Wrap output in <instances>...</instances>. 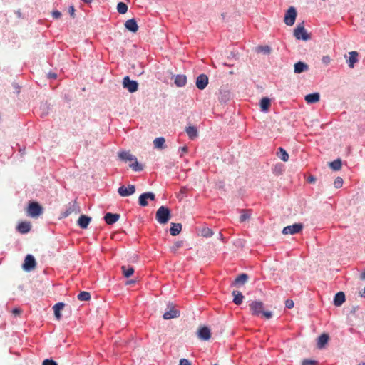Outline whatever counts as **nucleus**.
<instances>
[{
	"label": "nucleus",
	"instance_id": "obj_1",
	"mask_svg": "<svg viewBox=\"0 0 365 365\" xmlns=\"http://www.w3.org/2000/svg\"><path fill=\"white\" fill-rule=\"evenodd\" d=\"M251 313L254 316H264L266 319H270L273 316L272 311L264 310V303L261 301H253L250 304Z\"/></svg>",
	"mask_w": 365,
	"mask_h": 365
},
{
	"label": "nucleus",
	"instance_id": "obj_2",
	"mask_svg": "<svg viewBox=\"0 0 365 365\" xmlns=\"http://www.w3.org/2000/svg\"><path fill=\"white\" fill-rule=\"evenodd\" d=\"M171 217V211L166 206H160L157 212L155 218L156 220L162 225L166 224Z\"/></svg>",
	"mask_w": 365,
	"mask_h": 365
},
{
	"label": "nucleus",
	"instance_id": "obj_3",
	"mask_svg": "<svg viewBox=\"0 0 365 365\" xmlns=\"http://www.w3.org/2000/svg\"><path fill=\"white\" fill-rule=\"evenodd\" d=\"M294 36L297 40L307 41L311 38V34L308 33L304 28V22L298 24L294 30Z\"/></svg>",
	"mask_w": 365,
	"mask_h": 365
},
{
	"label": "nucleus",
	"instance_id": "obj_4",
	"mask_svg": "<svg viewBox=\"0 0 365 365\" xmlns=\"http://www.w3.org/2000/svg\"><path fill=\"white\" fill-rule=\"evenodd\" d=\"M43 213V207L38 202L31 201L29 203L27 208V215L31 217H37Z\"/></svg>",
	"mask_w": 365,
	"mask_h": 365
},
{
	"label": "nucleus",
	"instance_id": "obj_5",
	"mask_svg": "<svg viewBox=\"0 0 365 365\" xmlns=\"http://www.w3.org/2000/svg\"><path fill=\"white\" fill-rule=\"evenodd\" d=\"M297 16V9L294 6H290L285 12L284 22L287 26L294 25Z\"/></svg>",
	"mask_w": 365,
	"mask_h": 365
},
{
	"label": "nucleus",
	"instance_id": "obj_6",
	"mask_svg": "<svg viewBox=\"0 0 365 365\" xmlns=\"http://www.w3.org/2000/svg\"><path fill=\"white\" fill-rule=\"evenodd\" d=\"M123 86L130 93H134L138 91L139 84L137 81L131 80L128 76H126L123 79Z\"/></svg>",
	"mask_w": 365,
	"mask_h": 365
},
{
	"label": "nucleus",
	"instance_id": "obj_7",
	"mask_svg": "<svg viewBox=\"0 0 365 365\" xmlns=\"http://www.w3.org/2000/svg\"><path fill=\"white\" fill-rule=\"evenodd\" d=\"M36 266V262L35 257L31 255L28 254L24 259V262L22 264V268L26 272H31L33 270Z\"/></svg>",
	"mask_w": 365,
	"mask_h": 365
},
{
	"label": "nucleus",
	"instance_id": "obj_8",
	"mask_svg": "<svg viewBox=\"0 0 365 365\" xmlns=\"http://www.w3.org/2000/svg\"><path fill=\"white\" fill-rule=\"evenodd\" d=\"M304 227V225L302 223H294L292 225H288L287 227H284L282 230V233L284 235H295L297 233H299L302 232V229Z\"/></svg>",
	"mask_w": 365,
	"mask_h": 365
},
{
	"label": "nucleus",
	"instance_id": "obj_9",
	"mask_svg": "<svg viewBox=\"0 0 365 365\" xmlns=\"http://www.w3.org/2000/svg\"><path fill=\"white\" fill-rule=\"evenodd\" d=\"M148 200L151 201L155 200V195L153 192L142 193L138 197V204L141 207H146L148 205Z\"/></svg>",
	"mask_w": 365,
	"mask_h": 365
},
{
	"label": "nucleus",
	"instance_id": "obj_10",
	"mask_svg": "<svg viewBox=\"0 0 365 365\" xmlns=\"http://www.w3.org/2000/svg\"><path fill=\"white\" fill-rule=\"evenodd\" d=\"M80 207L77 205L76 201L70 202L68 207L61 213V218H66L73 212H80Z\"/></svg>",
	"mask_w": 365,
	"mask_h": 365
},
{
	"label": "nucleus",
	"instance_id": "obj_11",
	"mask_svg": "<svg viewBox=\"0 0 365 365\" xmlns=\"http://www.w3.org/2000/svg\"><path fill=\"white\" fill-rule=\"evenodd\" d=\"M136 187L134 185H128V187L121 185L118 189V193L121 197H128L135 192Z\"/></svg>",
	"mask_w": 365,
	"mask_h": 365
},
{
	"label": "nucleus",
	"instance_id": "obj_12",
	"mask_svg": "<svg viewBox=\"0 0 365 365\" xmlns=\"http://www.w3.org/2000/svg\"><path fill=\"white\" fill-rule=\"evenodd\" d=\"M168 307L170 308V309L163 314V317L164 319L177 318L180 316V311L175 309L172 303H169Z\"/></svg>",
	"mask_w": 365,
	"mask_h": 365
},
{
	"label": "nucleus",
	"instance_id": "obj_13",
	"mask_svg": "<svg viewBox=\"0 0 365 365\" xmlns=\"http://www.w3.org/2000/svg\"><path fill=\"white\" fill-rule=\"evenodd\" d=\"M120 214L118 213L106 212L104 215L103 220L107 225H111L115 223L120 219Z\"/></svg>",
	"mask_w": 365,
	"mask_h": 365
},
{
	"label": "nucleus",
	"instance_id": "obj_14",
	"mask_svg": "<svg viewBox=\"0 0 365 365\" xmlns=\"http://www.w3.org/2000/svg\"><path fill=\"white\" fill-rule=\"evenodd\" d=\"M195 83L198 89L203 90L208 84V77L205 74H200L197 77Z\"/></svg>",
	"mask_w": 365,
	"mask_h": 365
},
{
	"label": "nucleus",
	"instance_id": "obj_15",
	"mask_svg": "<svg viewBox=\"0 0 365 365\" xmlns=\"http://www.w3.org/2000/svg\"><path fill=\"white\" fill-rule=\"evenodd\" d=\"M197 336L200 339L207 341L211 337L210 329L206 326L202 327L198 329Z\"/></svg>",
	"mask_w": 365,
	"mask_h": 365
},
{
	"label": "nucleus",
	"instance_id": "obj_16",
	"mask_svg": "<svg viewBox=\"0 0 365 365\" xmlns=\"http://www.w3.org/2000/svg\"><path fill=\"white\" fill-rule=\"evenodd\" d=\"M91 220L92 218L91 217L86 215H81L77 221V225L81 229L85 230L88 228Z\"/></svg>",
	"mask_w": 365,
	"mask_h": 365
},
{
	"label": "nucleus",
	"instance_id": "obj_17",
	"mask_svg": "<svg viewBox=\"0 0 365 365\" xmlns=\"http://www.w3.org/2000/svg\"><path fill=\"white\" fill-rule=\"evenodd\" d=\"M124 26L127 30L133 33H136L139 29L137 21L135 18L127 20Z\"/></svg>",
	"mask_w": 365,
	"mask_h": 365
},
{
	"label": "nucleus",
	"instance_id": "obj_18",
	"mask_svg": "<svg viewBox=\"0 0 365 365\" xmlns=\"http://www.w3.org/2000/svg\"><path fill=\"white\" fill-rule=\"evenodd\" d=\"M230 91L225 88H220L219 91L218 101L220 103H225L230 99Z\"/></svg>",
	"mask_w": 365,
	"mask_h": 365
},
{
	"label": "nucleus",
	"instance_id": "obj_19",
	"mask_svg": "<svg viewBox=\"0 0 365 365\" xmlns=\"http://www.w3.org/2000/svg\"><path fill=\"white\" fill-rule=\"evenodd\" d=\"M248 275L246 273L239 274L235 279L232 282V286H242L244 285L248 280Z\"/></svg>",
	"mask_w": 365,
	"mask_h": 365
},
{
	"label": "nucleus",
	"instance_id": "obj_20",
	"mask_svg": "<svg viewBox=\"0 0 365 365\" xmlns=\"http://www.w3.org/2000/svg\"><path fill=\"white\" fill-rule=\"evenodd\" d=\"M308 70L309 66L303 61H298L294 65V72L295 73L299 74Z\"/></svg>",
	"mask_w": 365,
	"mask_h": 365
},
{
	"label": "nucleus",
	"instance_id": "obj_21",
	"mask_svg": "<svg viewBox=\"0 0 365 365\" xmlns=\"http://www.w3.org/2000/svg\"><path fill=\"white\" fill-rule=\"evenodd\" d=\"M31 226L29 222H21L18 224L16 230L21 234H26L31 230Z\"/></svg>",
	"mask_w": 365,
	"mask_h": 365
},
{
	"label": "nucleus",
	"instance_id": "obj_22",
	"mask_svg": "<svg viewBox=\"0 0 365 365\" xmlns=\"http://www.w3.org/2000/svg\"><path fill=\"white\" fill-rule=\"evenodd\" d=\"M261 111L267 113L271 106V100L268 97H263L259 102Z\"/></svg>",
	"mask_w": 365,
	"mask_h": 365
},
{
	"label": "nucleus",
	"instance_id": "obj_23",
	"mask_svg": "<svg viewBox=\"0 0 365 365\" xmlns=\"http://www.w3.org/2000/svg\"><path fill=\"white\" fill-rule=\"evenodd\" d=\"M304 99L308 104H313L319 101L320 95L317 92L312 93L306 95Z\"/></svg>",
	"mask_w": 365,
	"mask_h": 365
},
{
	"label": "nucleus",
	"instance_id": "obj_24",
	"mask_svg": "<svg viewBox=\"0 0 365 365\" xmlns=\"http://www.w3.org/2000/svg\"><path fill=\"white\" fill-rule=\"evenodd\" d=\"M135 155L130 153L128 151H120L118 153V158L120 160L124 162H132L133 160H135Z\"/></svg>",
	"mask_w": 365,
	"mask_h": 365
},
{
	"label": "nucleus",
	"instance_id": "obj_25",
	"mask_svg": "<svg viewBox=\"0 0 365 365\" xmlns=\"http://www.w3.org/2000/svg\"><path fill=\"white\" fill-rule=\"evenodd\" d=\"M346 300L345 294L343 292H337L334 297V304L340 307Z\"/></svg>",
	"mask_w": 365,
	"mask_h": 365
},
{
	"label": "nucleus",
	"instance_id": "obj_26",
	"mask_svg": "<svg viewBox=\"0 0 365 365\" xmlns=\"http://www.w3.org/2000/svg\"><path fill=\"white\" fill-rule=\"evenodd\" d=\"M329 339V336L327 334L324 333V334H321L317 338V346H318V348L319 349L324 348L325 346V345L328 343Z\"/></svg>",
	"mask_w": 365,
	"mask_h": 365
},
{
	"label": "nucleus",
	"instance_id": "obj_27",
	"mask_svg": "<svg viewBox=\"0 0 365 365\" xmlns=\"http://www.w3.org/2000/svg\"><path fill=\"white\" fill-rule=\"evenodd\" d=\"M174 83L178 87L185 86L187 83L186 76L182 74L176 75L175 77Z\"/></svg>",
	"mask_w": 365,
	"mask_h": 365
},
{
	"label": "nucleus",
	"instance_id": "obj_28",
	"mask_svg": "<svg viewBox=\"0 0 365 365\" xmlns=\"http://www.w3.org/2000/svg\"><path fill=\"white\" fill-rule=\"evenodd\" d=\"M358 53L356 51H351L349 52V58L347 61L348 66L350 68H353L354 67V64L358 62Z\"/></svg>",
	"mask_w": 365,
	"mask_h": 365
},
{
	"label": "nucleus",
	"instance_id": "obj_29",
	"mask_svg": "<svg viewBox=\"0 0 365 365\" xmlns=\"http://www.w3.org/2000/svg\"><path fill=\"white\" fill-rule=\"evenodd\" d=\"M181 230H182V224L181 223L172 222L170 224V233L171 235L176 236L178 234H180Z\"/></svg>",
	"mask_w": 365,
	"mask_h": 365
},
{
	"label": "nucleus",
	"instance_id": "obj_30",
	"mask_svg": "<svg viewBox=\"0 0 365 365\" xmlns=\"http://www.w3.org/2000/svg\"><path fill=\"white\" fill-rule=\"evenodd\" d=\"M232 294L233 295V302L236 305H240L242 303L245 297L241 292L234 290Z\"/></svg>",
	"mask_w": 365,
	"mask_h": 365
},
{
	"label": "nucleus",
	"instance_id": "obj_31",
	"mask_svg": "<svg viewBox=\"0 0 365 365\" xmlns=\"http://www.w3.org/2000/svg\"><path fill=\"white\" fill-rule=\"evenodd\" d=\"M64 306L65 304L63 302H58L53 307L54 315L57 319H60L61 318L62 315L61 314V311L63 309Z\"/></svg>",
	"mask_w": 365,
	"mask_h": 365
},
{
	"label": "nucleus",
	"instance_id": "obj_32",
	"mask_svg": "<svg viewBox=\"0 0 365 365\" xmlns=\"http://www.w3.org/2000/svg\"><path fill=\"white\" fill-rule=\"evenodd\" d=\"M39 110H41V117L44 118L48 115L50 110V105L48 102H42L40 104Z\"/></svg>",
	"mask_w": 365,
	"mask_h": 365
},
{
	"label": "nucleus",
	"instance_id": "obj_33",
	"mask_svg": "<svg viewBox=\"0 0 365 365\" xmlns=\"http://www.w3.org/2000/svg\"><path fill=\"white\" fill-rule=\"evenodd\" d=\"M121 269H122L123 275L125 278H129L130 277H131L134 274V272H135V269L132 266H130V265H128V266L123 265L121 267Z\"/></svg>",
	"mask_w": 365,
	"mask_h": 365
},
{
	"label": "nucleus",
	"instance_id": "obj_34",
	"mask_svg": "<svg viewBox=\"0 0 365 365\" xmlns=\"http://www.w3.org/2000/svg\"><path fill=\"white\" fill-rule=\"evenodd\" d=\"M277 156L281 159L282 161L284 162H287L289 160V154L286 151L285 149H284L282 147H279L278 149H277Z\"/></svg>",
	"mask_w": 365,
	"mask_h": 365
},
{
	"label": "nucleus",
	"instance_id": "obj_35",
	"mask_svg": "<svg viewBox=\"0 0 365 365\" xmlns=\"http://www.w3.org/2000/svg\"><path fill=\"white\" fill-rule=\"evenodd\" d=\"M129 167L135 172H140L143 170V165L138 161L136 157H135V160H133Z\"/></svg>",
	"mask_w": 365,
	"mask_h": 365
},
{
	"label": "nucleus",
	"instance_id": "obj_36",
	"mask_svg": "<svg viewBox=\"0 0 365 365\" xmlns=\"http://www.w3.org/2000/svg\"><path fill=\"white\" fill-rule=\"evenodd\" d=\"M185 132L190 139H194L197 136V129L195 126L190 125L187 127Z\"/></svg>",
	"mask_w": 365,
	"mask_h": 365
},
{
	"label": "nucleus",
	"instance_id": "obj_37",
	"mask_svg": "<svg viewBox=\"0 0 365 365\" xmlns=\"http://www.w3.org/2000/svg\"><path fill=\"white\" fill-rule=\"evenodd\" d=\"M165 140L163 137L156 138L153 141L155 148H158V149L165 148Z\"/></svg>",
	"mask_w": 365,
	"mask_h": 365
},
{
	"label": "nucleus",
	"instance_id": "obj_38",
	"mask_svg": "<svg viewBox=\"0 0 365 365\" xmlns=\"http://www.w3.org/2000/svg\"><path fill=\"white\" fill-rule=\"evenodd\" d=\"M256 51L257 53H262L264 55H269L272 51V48L269 46H259L257 47Z\"/></svg>",
	"mask_w": 365,
	"mask_h": 365
},
{
	"label": "nucleus",
	"instance_id": "obj_39",
	"mask_svg": "<svg viewBox=\"0 0 365 365\" xmlns=\"http://www.w3.org/2000/svg\"><path fill=\"white\" fill-rule=\"evenodd\" d=\"M250 210H242L241 215L240 216V222H243L250 217Z\"/></svg>",
	"mask_w": 365,
	"mask_h": 365
},
{
	"label": "nucleus",
	"instance_id": "obj_40",
	"mask_svg": "<svg viewBox=\"0 0 365 365\" xmlns=\"http://www.w3.org/2000/svg\"><path fill=\"white\" fill-rule=\"evenodd\" d=\"M91 297L90 293L86 291L81 292L77 296L78 299L80 301H89Z\"/></svg>",
	"mask_w": 365,
	"mask_h": 365
},
{
	"label": "nucleus",
	"instance_id": "obj_41",
	"mask_svg": "<svg viewBox=\"0 0 365 365\" xmlns=\"http://www.w3.org/2000/svg\"><path fill=\"white\" fill-rule=\"evenodd\" d=\"M128 6L124 2H119L117 4V11L120 14H124L128 11Z\"/></svg>",
	"mask_w": 365,
	"mask_h": 365
},
{
	"label": "nucleus",
	"instance_id": "obj_42",
	"mask_svg": "<svg viewBox=\"0 0 365 365\" xmlns=\"http://www.w3.org/2000/svg\"><path fill=\"white\" fill-rule=\"evenodd\" d=\"M329 166L333 170H339L341 167V160L339 158L334 160L330 163Z\"/></svg>",
	"mask_w": 365,
	"mask_h": 365
},
{
	"label": "nucleus",
	"instance_id": "obj_43",
	"mask_svg": "<svg viewBox=\"0 0 365 365\" xmlns=\"http://www.w3.org/2000/svg\"><path fill=\"white\" fill-rule=\"evenodd\" d=\"M202 235L205 237H210L213 235V231L212 229L209 227H204L202 230Z\"/></svg>",
	"mask_w": 365,
	"mask_h": 365
},
{
	"label": "nucleus",
	"instance_id": "obj_44",
	"mask_svg": "<svg viewBox=\"0 0 365 365\" xmlns=\"http://www.w3.org/2000/svg\"><path fill=\"white\" fill-rule=\"evenodd\" d=\"M183 245V241L182 240H178V241H176L171 247H170V250L173 252H175L179 248H180L181 247H182Z\"/></svg>",
	"mask_w": 365,
	"mask_h": 365
},
{
	"label": "nucleus",
	"instance_id": "obj_45",
	"mask_svg": "<svg viewBox=\"0 0 365 365\" xmlns=\"http://www.w3.org/2000/svg\"><path fill=\"white\" fill-rule=\"evenodd\" d=\"M343 182H344L343 179L341 177H337L334 180V187H336L337 189L340 188L342 187Z\"/></svg>",
	"mask_w": 365,
	"mask_h": 365
},
{
	"label": "nucleus",
	"instance_id": "obj_46",
	"mask_svg": "<svg viewBox=\"0 0 365 365\" xmlns=\"http://www.w3.org/2000/svg\"><path fill=\"white\" fill-rule=\"evenodd\" d=\"M302 365H318V361L313 359H304Z\"/></svg>",
	"mask_w": 365,
	"mask_h": 365
},
{
	"label": "nucleus",
	"instance_id": "obj_47",
	"mask_svg": "<svg viewBox=\"0 0 365 365\" xmlns=\"http://www.w3.org/2000/svg\"><path fill=\"white\" fill-rule=\"evenodd\" d=\"M42 365H58L53 359H46L43 361Z\"/></svg>",
	"mask_w": 365,
	"mask_h": 365
},
{
	"label": "nucleus",
	"instance_id": "obj_48",
	"mask_svg": "<svg viewBox=\"0 0 365 365\" xmlns=\"http://www.w3.org/2000/svg\"><path fill=\"white\" fill-rule=\"evenodd\" d=\"M294 301L292 299H287L285 302V307L287 309H292L294 307Z\"/></svg>",
	"mask_w": 365,
	"mask_h": 365
},
{
	"label": "nucleus",
	"instance_id": "obj_49",
	"mask_svg": "<svg viewBox=\"0 0 365 365\" xmlns=\"http://www.w3.org/2000/svg\"><path fill=\"white\" fill-rule=\"evenodd\" d=\"M61 15V12L58 10H54L52 11V16L53 19H59Z\"/></svg>",
	"mask_w": 365,
	"mask_h": 365
},
{
	"label": "nucleus",
	"instance_id": "obj_50",
	"mask_svg": "<svg viewBox=\"0 0 365 365\" xmlns=\"http://www.w3.org/2000/svg\"><path fill=\"white\" fill-rule=\"evenodd\" d=\"M179 365H191V362L185 358L180 359Z\"/></svg>",
	"mask_w": 365,
	"mask_h": 365
},
{
	"label": "nucleus",
	"instance_id": "obj_51",
	"mask_svg": "<svg viewBox=\"0 0 365 365\" xmlns=\"http://www.w3.org/2000/svg\"><path fill=\"white\" fill-rule=\"evenodd\" d=\"M331 61V58L329 56H324L322 58V62L325 64L328 65Z\"/></svg>",
	"mask_w": 365,
	"mask_h": 365
},
{
	"label": "nucleus",
	"instance_id": "obj_52",
	"mask_svg": "<svg viewBox=\"0 0 365 365\" xmlns=\"http://www.w3.org/2000/svg\"><path fill=\"white\" fill-rule=\"evenodd\" d=\"M58 77L57 74L54 72L50 71L47 73V78L48 79H56Z\"/></svg>",
	"mask_w": 365,
	"mask_h": 365
},
{
	"label": "nucleus",
	"instance_id": "obj_53",
	"mask_svg": "<svg viewBox=\"0 0 365 365\" xmlns=\"http://www.w3.org/2000/svg\"><path fill=\"white\" fill-rule=\"evenodd\" d=\"M75 8L73 5L70 6L68 7V13L69 14L71 15V17L74 18L75 17Z\"/></svg>",
	"mask_w": 365,
	"mask_h": 365
},
{
	"label": "nucleus",
	"instance_id": "obj_54",
	"mask_svg": "<svg viewBox=\"0 0 365 365\" xmlns=\"http://www.w3.org/2000/svg\"><path fill=\"white\" fill-rule=\"evenodd\" d=\"M188 151V148L187 146L180 147L178 149V152H180V155H182L183 153H185Z\"/></svg>",
	"mask_w": 365,
	"mask_h": 365
},
{
	"label": "nucleus",
	"instance_id": "obj_55",
	"mask_svg": "<svg viewBox=\"0 0 365 365\" xmlns=\"http://www.w3.org/2000/svg\"><path fill=\"white\" fill-rule=\"evenodd\" d=\"M187 190V188L186 187H182L180 188V193L183 195H186Z\"/></svg>",
	"mask_w": 365,
	"mask_h": 365
},
{
	"label": "nucleus",
	"instance_id": "obj_56",
	"mask_svg": "<svg viewBox=\"0 0 365 365\" xmlns=\"http://www.w3.org/2000/svg\"><path fill=\"white\" fill-rule=\"evenodd\" d=\"M15 14H16V15L17 16L18 18H19V19H22L23 18V15H22V13L21 12L20 9L16 11Z\"/></svg>",
	"mask_w": 365,
	"mask_h": 365
},
{
	"label": "nucleus",
	"instance_id": "obj_57",
	"mask_svg": "<svg viewBox=\"0 0 365 365\" xmlns=\"http://www.w3.org/2000/svg\"><path fill=\"white\" fill-rule=\"evenodd\" d=\"M360 279L365 280V269L363 270V272L360 274Z\"/></svg>",
	"mask_w": 365,
	"mask_h": 365
},
{
	"label": "nucleus",
	"instance_id": "obj_58",
	"mask_svg": "<svg viewBox=\"0 0 365 365\" xmlns=\"http://www.w3.org/2000/svg\"><path fill=\"white\" fill-rule=\"evenodd\" d=\"M315 180H316V178L313 175L309 176L308 178V181L310 182H314Z\"/></svg>",
	"mask_w": 365,
	"mask_h": 365
},
{
	"label": "nucleus",
	"instance_id": "obj_59",
	"mask_svg": "<svg viewBox=\"0 0 365 365\" xmlns=\"http://www.w3.org/2000/svg\"><path fill=\"white\" fill-rule=\"evenodd\" d=\"M20 312H21V311H20V309H18V308H14V309H13V313H14V314H19V313H20Z\"/></svg>",
	"mask_w": 365,
	"mask_h": 365
},
{
	"label": "nucleus",
	"instance_id": "obj_60",
	"mask_svg": "<svg viewBox=\"0 0 365 365\" xmlns=\"http://www.w3.org/2000/svg\"><path fill=\"white\" fill-rule=\"evenodd\" d=\"M85 4H91L93 0H81Z\"/></svg>",
	"mask_w": 365,
	"mask_h": 365
},
{
	"label": "nucleus",
	"instance_id": "obj_61",
	"mask_svg": "<svg viewBox=\"0 0 365 365\" xmlns=\"http://www.w3.org/2000/svg\"><path fill=\"white\" fill-rule=\"evenodd\" d=\"M361 296L362 297H365V287L364 288L363 292H361Z\"/></svg>",
	"mask_w": 365,
	"mask_h": 365
},
{
	"label": "nucleus",
	"instance_id": "obj_62",
	"mask_svg": "<svg viewBox=\"0 0 365 365\" xmlns=\"http://www.w3.org/2000/svg\"><path fill=\"white\" fill-rule=\"evenodd\" d=\"M135 282V280L131 279V280H129L127 284H133Z\"/></svg>",
	"mask_w": 365,
	"mask_h": 365
}]
</instances>
